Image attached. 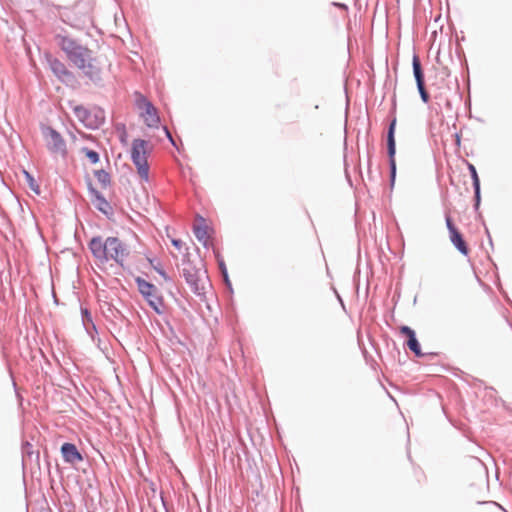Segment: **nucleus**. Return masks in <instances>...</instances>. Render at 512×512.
Segmentation results:
<instances>
[{"instance_id":"obj_3","label":"nucleus","mask_w":512,"mask_h":512,"mask_svg":"<svg viewBox=\"0 0 512 512\" xmlns=\"http://www.w3.org/2000/svg\"><path fill=\"white\" fill-rule=\"evenodd\" d=\"M152 145L149 141L143 139H134L131 144V160L137 169V174L141 180L148 182L150 166L148 156L152 151Z\"/></svg>"},{"instance_id":"obj_12","label":"nucleus","mask_w":512,"mask_h":512,"mask_svg":"<svg viewBox=\"0 0 512 512\" xmlns=\"http://www.w3.org/2000/svg\"><path fill=\"white\" fill-rule=\"evenodd\" d=\"M400 333L407 337V346L408 348L417 356L422 357L424 353L421 352L420 344L416 339L415 332L408 326H401Z\"/></svg>"},{"instance_id":"obj_18","label":"nucleus","mask_w":512,"mask_h":512,"mask_svg":"<svg viewBox=\"0 0 512 512\" xmlns=\"http://www.w3.org/2000/svg\"><path fill=\"white\" fill-rule=\"evenodd\" d=\"M75 113L78 118H80L82 121H85L87 111L83 107H76Z\"/></svg>"},{"instance_id":"obj_20","label":"nucleus","mask_w":512,"mask_h":512,"mask_svg":"<svg viewBox=\"0 0 512 512\" xmlns=\"http://www.w3.org/2000/svg\"><path fill=\"white\" fill-rule=\"evenodd\" d=\"M98 178H99L100 181L105 183L106 181H108L109 176H108L107 173L101 172V173L98 174Z\"/></svg>"},{"instance_id":"obj_16","label":"nucleus","mask_w":512,"mask_h":512,"mask_svg":"<svg viewBox=\"0 0 512 512\" xmlns=\"http://www.w3.org/2000/svg\"><path fill=\"white\" fill-rule=\"evenodd\" d=\"M23 174H24L25 180H26L29 188L32 191H34L36 194H40L39 185L37 184L35 179L32 177V175L30 173H28L27 171H25V170L23 171Z\"/></svg>"},{"instance_id":"obj_7","label":"nucleus","mask_w":512,"mask_h":512,"mask_svg":"<svg viewBox=\"0 0 512 512\" xmlns=\"http://www.w3.org/2000/svg\"><path fill=\"white\" fill-rule=\"evenodd\" d=\"M42 134L47 149L56 156L65 157L67 153L66 144L62 136L51 127H44Z\"/></svg>"},{"instance_id":"obj_8","label":"nucleus","mask_w":512,"mask_h":512,"mask_svg":"<svg viewBox=\"0 0 512 512\" xmlns=\"http://www.w3.org/2000/svg\"><path fill=\"white\" fill-rule=\"evenodd\" d=\"M412 66H413L414 77H415V80H416V83H417V88H418V91L420 93V97H421V99H422V101L424 103H428L429 99H430V96H429L428 92L425 89L424 74H423V71H422V67H421V63H420L419 57L417 55L413 56Z\"/></svg>"},{"instance_id":"obj_23","label":"nucleus","mask_w":512,"mask_h":512,"mask_svg":"<svg viewBox=\"0 0 512 512\" xmlns=\"http://www.w3.org/2000/svg\"><path fill=\"white\" fill-rule=\"evenodd\" d=\"M99 208H100V210H103V211H104V209H103V204H100V207H99Z\"/></svg>"},{"instance_id":"obj_2","label":"nucleus","mask_w":512,"mask_h":512,"mask_svg":"<svg viewBox=\"0 0 512 512\" xmlns=\"http://www.w3.org/2000/svg\"><path fill=\"white\" fill-rule=\"evenodd\" d=\"M89 248L100 263L114 260L122 264L128 255L127 248L116 237H108L105 241H102L100 237H95L90 241Z\"/></svg>"},{"instance_id":"obj_21","label":"nucleus","mask_w":512,"mask_h":512,"mask_svg":"<svg viewBox=\"0 0 512 512\" xmlns=\"http://www.w3.org/2000/svg\"><path fill=\"white\" fill-rule=\"evenodd\" d=\"M164 131H165L166 135L168 136V138L171 140V142H173V139H172V136H171L169 130L166 127H164Z\"/></svg>"},{"instance_id":"obj_6","label":"nucleus","mask_w":512,"mask_h":512,"mask_svg":"<svg viewBox=\"0 0 512 512\" xmlns=\"http://www.w3.org/2000/svg\"><path fill=\"white\" fill-rule=\"evenodd\" d=\"M138 289L149 305L157 312L162 313L164 303L162 297L158 293V289L144 279L137 278Z\"/></svg>"},{"instance_id":"obj_1","label":"nucleus","mask_w":512,"mask_h":512,"mask_svg":"<svg viewBox=\"0 0 512 512\" xmlns=\"http://www.w3.org/2000/svg\"><path fill=\"white\" fill-rule=\"evenodd\" d=\"M59 45L66 53L69 61L86 76L92 80H98L100 78L102 66L100 61L93 56L91 50L68 37H61Z\"/></svg>"},{"instance_id":"obj_14","label":"nucleus","mask_w":512,"mask_h":512,"mask_svg":"<svg viewBox=\"0 0 512 512\" xmlns=\"http://www.w3.org/2000/svg\"><path fill=\"white\" fill-rule=\"evenodd\" d=\"M50 68L52 72L61 81H67L73 77L72 73L66 68L65 64L58 59L50 60Z\"/></svg>"},{"instance_id":"obj_4","label":"nucleus","mask_w":512,"mask_h":512,"mask_svg":"<svg viewBox=\"0 0 512 512\" xmlns=\"http://www.w3.org/2000/svg\"><path fill=\"white\" fill-rule=\"evenodd\" d=\"M183 276L191 289L200 294L204 291L207 283V274L202 267H195L191 263L183 264Z\"/></svg>"},{"instance_id":"obj_15","label":"nucleus","mask_w":512,"mask_h":512,"mask_svg":"<svg viewBox=\"0 0 512 512\" xmlns=\"http://www.w3.org/2000/svg\"><path fill=\"white\" fill-rule=\"evenodd\" d=\"M468 169L471 172V176L473 179V186L475 189V198H476V205L479 204L480 201V180L476 171V168L473 164L468 163Z\"/></svg>"},{"instance_id":"obj_11","label":"nucleus","mask_w":512,"mask_h":512,"mask_svg":"<svg viewBox=\"0 0 512 512\" xmlns=\"http://www.w3.org/2000/svg\"><path fill=\"white\" fill-rule=\"evenodd\" d=\"M446 225L449 230L451 242L462 254L467 255L469 250L466 245V242L464 241L461 233L458 231V229L452 223V220L449 216L446 217Z\"/></svg>"},{"instance_id":"obj_17","label":"nucleus","mask_w":512,"mask_h":512,"mask_svg":"<svg viewBox=\"0 0 512 512\" xmlns=\"http://www.w3.org/2000/svg\"><path fill=\"white\" fill-rule=\"evenodd\" d=\"M84 152L91 163L95 164L99 161V155L97 152L88 149H84Z\"/></svg>"},{"instance_id":"obj_24","label":"nucleus","mask_w":512,"mask_h":512,"mask_svg":"<svg viewBox=\"0 0 512 512\" xmlns=\"http://www.w3.org/2000/svg\"><path fill=\"white\" fill-rule=\"evenodd\" d=\"M99 208H100V210H103V211H104V209H103V204H100V207H99Z\"/></svg>"},{"instance_id":"obj_5","label":"nucleus","mask_w":512,"mask_h":512,"mask_svg":"<svg viewBox=\"0 0 512 512\" xmlns=\"http://www.w3.org/2000/svg\"><path fill=\"white\" fill-rule=\"evenodd\" d=\"M135 104L145 124L150 128H157L160 124V117L154 105L140 93L135 94Z\"/></svg>"},{"instance_id":"obj_9","label":"nucleus","mask_w":512,"mask_h":512,"mask_svg":"<svg viewBox=\"0 0 512 512\" xmlns=\"http://www.w3.org/2000/svg\"><path fill=\"white\" fill-rule=\"evenodd\" d=\"M193 231L198 241L204 246H208L212 230L202 216H196Z\"/></svg>"},{"instance_id":"obj_13","label":"nucleus","mask_w":512,"mask_h":512,"mask_svg":"<svg viewBox=\"0 0 512 512\" xmlns=\"http://www.w3.org/2000/svg\"><path fill=\"white\" fill-rule=\"evenodd\" d=\"M61 453L67 463L76 464L83 461L82 455L72 443H64L61 447Z\"/></svg>"},{"instance_id":"obj_19","label":"nucleus","mask_w":512,"mask_h":512,"mask_svg":"<svg viewBox=\"0 0 512 512\" xmlns=\"http://www.w3.org/2000/svg\"><path fill=\"white\" fill-rule=\"evenodd\" d=\"M172 245L180 252L184 246V243L179 239H172Z\"/></svg>"},{"instance_id":"obj_10","label":"nucleus","mask_w":512,"mask_h":512,"mask_svg":"<svg viewBox=\"0 0 512 512\" xmlns=\"http://www.w3.org/2000/svg\"><path fill=\"white\" fill-rule=\"evenodd\" d=\"M395 127H396V120L394 119L388 130V136H387V148H388V155L390 159V167H391V178L392 181L395 178L396 173V162H395V153H396V144H395Z\"/></svg>"},{"instance_id":"obj_22","label":"nucleus","mask_w":512,"mask_h":512,"mask_svg":"<svg viewBox=\"0 0 512 512\" xmlns=\"http://www.w3.org/2000/svg\"><path fill=\"white\" fill-rule=\"evenodd\" d=\"M101 202H102V204H104L105 206H108V203H107L105 200H102Z\"/></svg>"}]
</instances>
